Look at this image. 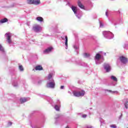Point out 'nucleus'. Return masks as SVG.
I'll list each match as a JSON object with an SVG mask.
<instances>
[{"label":"nucleus","instance_id":"8","mask_svg":"<svg viewBox=\"0 0 128 128\" xmlns=\"http://www.w3.org/2000/svg\"><path fill=\"white\" fill-rule=\"evenodd\" d=\"M32 30L36 32H42V27L40 25H36L33 27Z\"/></svg>","mask_w":128,"mask_h":128},{"label":"nucleus","instance_id":"29","mask_svg":"<svg viewBox=\"0 0 128 128\" xmlns=\"http://www.w3.org/2000/svg\"><path fill=\"white\" fill-rule=\"evenodd\" d=\"M88 116V115L86 114H84L82 116V118H86Z\"/></svg>","mask_w":128,"mask_h":128},{"label":"nucleus","instance_id":"17","mask_svg":"<svg viewBox=\"0 0 128 128\" xmlns=\"http://www.w3.org/2000/svg\"><path fill=\"white\" fill-rule=\"evenodd\" d=\"M36 20L38 22H44V18L42 17H37Z\"/></svg>","mask_w":128,"mask_h":128},{"label":"nucleus","instance_id":"20","mask_svg":"<svg viewBox=\"0 0 128 128\" xmlns=\"http://www.w3.org/2000/svg\"><path fill=\"white\" fill-rule=\"evenodd\" d=\"M78 6L80 8H82L84 10V5H82V3L80 2H78Z\"/></svg>","mask_w":128,"mask_h":128},{"label":"nucleus","instance_id":"45","mask_svg":"<svg viewBox=\"0 0 128 128\" xmlns=\"http://www.w3.org/2000/svg\"><path fill=\"white\" fill-rule=\"evenodd\" d=\"M68 92L69 94H70V91H69Z\"/></svg>","mask_w":128,"mask_h":128},{"label":"nucleus","instance_id":"40","mask_svg":"<svg viewBox=\"0 0 128 128\" xmlns=\"http://www.w3.org/2000/svg\"><path fill=\"white\" fill-rule=\"evenodd\" d=\"M114 26H116V24L114 23V22H113Z\"/></svg>","mask_w":128,"mask_h":128},{"label":"nucleus","instance_id":"28","mask_svg":"<svg viewBox=\"0 0 128 128\" xmlns=\"http://www.w3.org/2000/svg\"><path fill=\"white\" fill-rule=\"evenodd\" d=\"M100 28H102L104 26V24L101 22H100Z\"/></svg>","mask_w":128,"mask_h":128},{"label":"nucleus","instance_id":"39","mask_svg":"<svg viewBox=\"0 0 128 128\" xmlns=\"http://www.w3.org/2000/svg\"><path fill=\"white\" fill-rule=\"evenodd\" d=\"M100 122H102V118H100Z\"/></svg>","mask_w":128,"mask_h":128},{"label":"nucleus","instance_id":"46","mask_svg":"<svg viewBox=\"0 0 128 128\" xmlns=\"http://www.w3.org/2000/svg\"><path fill=\"white\" fill-rule=\"evenodd\" d=\"M66 128H68V126H66Z\"/></svg>","mask_w":128,"mask_h":128},{"label":"nucleus","instance_id":"18","mask_svg":"<svg viewBox=\"0 0 128 128\" xmlns=\"http://www.w3.org/2000/svg\"><path fill=\"white\" fill-rule=\"evenodd\" d=\"M8 22V18H4L0 20V24H4V22Z\"/></svg>","mask_w":128,"mask_h":128},{"label":"nucleus","instance_id":"36","mask_svg":"<svg viewBox=\"0 0 128 128\" xmlns=\"http://www.w3.org/2000/svg\"><path fill=\"white\" fill-rule=\"evenodd\" d=\"M106 15L107 16H108V12H106Z\"/></svg>","mask_w":128,"mask_h":128},{"label":"nucleus","instance_id":"26","mask_svg":"<svg viewBox=\"0 0 128 128\" xmlns=\"http://www.w3.org/2000/svg\"><path fill=\"white\" fill-rule=\"evenodd\" d=\"M31 127L32 128H40L39 127H38V126H36V125H31Z\"/></svg>","mask_w":128,"mask_h":128},{"label":"nucleus","instance_id":"47","mask_svg":"<svg viewBox=\"0 0 128 128\" xmlns=\"http://www.w3.org/2000/svg\"><path fill=\"white\" fill-rule=\"evenodd\" d=\"M81 66H84V64H82Z\"/></svg>","mask_w":128,"mask_h":128},{"label":"nucleus","instance_id":"9","mask_svg":"<svg viewBox=\"0 0 128 128\" xmlns=\"http://www.w3.org/2000/svg\"><path fill=\"white\" fill-rule=\"evenodd\" d=\"M104 68L105 70H106V72H110L111 68H110V64L105 63L104 64Z\"/></svg>","mask_w":128,"mask_h":128},{"label":"nucleus","instance_id":"48","mask_svg":"<svg viewBox=\"0 0 128 128\" xmlns=\"http://www.w3.org/2000/svg\"><path fill=\"white\" fill-rule=\"evenodd\" d=\"M68 4H70V2H68Z\"/></svg>","mask_w":128,"mask_h":128},{"label":"nucleus","instance_id":"23","mask_svg":"<svg viewBox=\"0 0 128 128\" xmlns=\"http://www.w3.org/2000/svg\"><path fill=\"white\" fill-rule=\"evenodd\" d=\"M18 68L20 72H24V67H22V66L19 65Z\"/></svg>","mask_w":128,"mask_h":128},{"label":"nucleus","instance_id":"3","mask_svg":"<svg viewBox=\"0 0 128 128\" xmlns=\"http://www.w3.org/2000/svg\"><path fill=\"white\" fill-rule=\"evenodd\" d=\"M71 8L78 18H82V13L78 14V8H76V6H72Z\"/></svg>","mask_w":128,"mask_h":128},{"label":"nucleus","instance_id":"15","mask_svg":"<svg viewBox=\"0 0 128 128\" xmlns=\"http://www.w3.org/2000/svg\"><path fill=\"white\" fill-rule=\"evenodd\" d=\"M60 114H57L55 116V124H58V120H60Z\"/></svg>","mask_w":128,"mask_h":128},{"label":"nucleus","instance_id":"24","mask_svg":"<svg viewBox=\"0 0 128 128\" xmlns=\"http://www.w3.org/2000/svg\"><path fill=\"white\" fill-rule=\"evenodd\" d=\"M54 108L56 110H60V106L56 105L54 106Z\"/></svg>","mask_w":128,"mask_h":128},{"label":"nucleus","instance_id":"49","mask_svg":"<svg viewBox=\"0 0 128 128\" xmlns=\"http://www.w3.org/2000/svg\"><path fill=\"white\" fill-rule=\"evenodd\" d=\"M47 100H48V99H47Z\"/></svg>","mask_w":128,"mask_h":128},{"label":"nucleus","instance_id":"12","mask_svg":"<svg viewBox=\"0 0 128 128\" xmlns=\"http://www.w3.org/2000/svg\"><path fill=\"white\" fill-rule=\"evenodd\" d=\"M61 38L63 40H65L66 49L68 50V36H64L63 37H61Z\"/></svg>","mask_w":128,"mask_h":128},{"label":"nucleus","instance_id":"34","mask_svg":"<svg viewBox=\"0 0 128 128\" xmlns=\"http://www.w3.org/2000/svg\"><path fill=\"white\" fill-rule=\"evenodd\" d=\"M26 24H27V26H30V22H27Z\"/></svg>","mask_w":128,"mask_h":128},{"label":"nucleus","instance_id":"33","mask_svg":"<svg viewBox=\"0 0 128 128\" xmlns=\"http://www.w3.org/2000/svg\"><path fill=\"white\" fill-rule=\"evenodd\" d=\"M87 128H93L94 127L92 126H91L88 125L86 126Z\"/></svg>","mask_w":128,"mask_h":128},{"label":"nucleus","instance_id":"30","mask_svg":"<svg viewBox=\"0 0 128 128\" xmlns=\"http://www.w3.org/2000/svg\"><path fill=\"white\" fill-rule=\"evenodd\" d=\"M12 122H8V126H12Z\"/></svg>","mask_w":128,"mask_h":128},{"label":"nucleus","instance_id":"31","mask_svg":"<svg viewBox=\"0 0 128 128\" xmlns=\"http://www.w3.org/2000/svg\"><path fill=\"white\" fill-rule=\"evenodd\" d=\"M74 48L75 50H78V46H74Z\"/></svg>","mask_w":128,"mask_h":128},{"label":"nucleus","instance_id":"10","mask_svg":"<svg viewBox=\"0 0 128 128\" xmlns=\"http://www.w3.org/2000/svg\"><path fill=\"white\" fill-rule=\"evenodd\" d=\"M8 42L9 44H12V40H10V36H12V34L10 33H6L5 34Z\"/></svg>","mask_w":128,"mask_h":128},{"label":"nucleus","instance_id":"35","mask_svg":"<svg viewBox=\"0 0 128 128\" xmlns=\"http://www.w3.org/2000/svg\"><path fill=\"white\" fill-rule=\"evenodd\" d=\"M64 86H60V90H64Z\"/></svg>","mask_w":128,"mask_h":128},{"label":"nucleus","instance_id":"2","mask_svg":"<svg viewBox=\"0 0 128 128\" xmlns=\"http://www.w3.org/2000/svg\"><path fill=\"white\" fill-rule=\"evenodd\" d=\"M102 34L104 38H108V40L114 38V34L110 31H104L102 32Z\"/></svg>","mask_w":128,"mask_h":128},{"label":"nucleus","instance_id":"44","mask_svg":"<svg viewBox=\"0 0 128 128\" xmlns=\"http://www.w3.org/2000/svg\"><path fill=\"white\" fill-rule=\"evenodd\" d=\"M112 86H116V84H113Z\"/></svg>","mask_w":128,"mask_h":128},{"label":"nucleus","instance_id":"22","mask_svg":"<svg viewBox=\"0 0 128 128\" xmlns=\"http://www.w3.org/2000/svg\"><path fill=\"white\" fill-rule=\"evenodd\" d=\"M83 56H84V58H90V54L88 53H84L83 54Z\"/></svg>","mask_w":128,"mask_h":128},{"label":"nucleus","instance_id":"5","mask_svg":"<svg viewBox=\"0 0 128 128\" xmlns=\"http://www.w3.org/2000/svg\"><path fill=\"white\" fill-rule=\"evenodd\" d=\"M84 94H86V92H84V90H83L79 92H73V94L74 96H84Z\"/></svg>","mask_w":128,"mask_h":128},{"label":"nucleus","instance_id":"13","mask_svg":"<svg viewBox=\"0 0 128 128\" xmlns=\"http://www.w3.org/2000/svg\"><path fill=\"white\" fill-rule=\"evenodd\" d=\"M30 98H20V102L21 104H24V102H28V100H30Z\"/></svg>","mask_w":128,"mask_h":128},{"label":"nucleus","instance_id":"4","mask_svg":"<svg viewBox=\"0 0 128 128\" xmlns=\"http://www.w3.org/2000/svg\"><path fill=\"white\" fill-rule=\"evenodd\" d=\"M94 60L96 64H102V56H100L99 54H96Z\"/></svg>","mask_w":128,"mask_h":128},{"label":"nucleus","instance_id":"1","mask_svg":"<svg viewBox=\"0 0 128 128\" xmlns=\"http://www.w3.org/2000/svg\"><path fill=\"white\" fill-rule=\"evenodd\" d=\"M46 86L49 88H54L56 87V82L52 78V74H50L46 78Z\"/></svg>","mask_w":128,"mask_h":128},{"label":"nucleus","instance_id":"6","mask_svg":"<svg viewBox=\"0 0 128 128\" xmlns=\"http://www.w3.org/2000/svg\"><path fill=\"white\" fill-rule=\"evenodd\" d=\"M27 2L29 4H36L38 6V4H40V0H28Z\"/></svg>","mask_w":128,"mask_h":128},{"label":"nucleus","instance_id":"38","mask_svg":"<svg viewBox=\"0 0 128 128\" xmlns=\"http://www.w3.org/2000/svg\"><path fill=\"white\" fill-rule=\"evenodd\" d=\"M126 46H127L126 44L124 45V48H126Z\"/></svg>","mask_w":128,"mask_h":128},{"label":"nucleus","instance_id":"43","mask_svg":"<svg viewBox=\"0 0 128 128\" xmlns=\"http://www.w3.org/2000/svg\"><path fill=\"white\" fill-rule=\"evenodd\" d=\"M104 56H106V54L104 53Z\"/></svg>","mask_w":128,"mask_h":128},{"label":"nucleus","instance_id":"14","mask_svg":"<svg viewBox=\"0 0 128 128\" xmlns=\"http://www.w3.org/2000/svg\"><path fill=\"white\" fill-rule=\"evenodd\" d=\"M106 90V92H110V94H118V91H112V90Z\"/></svg>","mask_w":128,"mask_h":128},{"label":"nucleus","instance_id":"42","mask_svg":"<svg viewBox=\"0 0 128 128\" xmlns=\"http://www.w3.org/2000/svg\"><path fill=\"white\" fill-rule=\"evenodd\" d=\"M12 6H14V5L10 6V8H12Z\"/></svg>","mask_w":128,"mask_h":128},{"label":"nucleus","instance_id":"19","mask_svg":"<svg viewBox=\"0 0 128 128\" xmlns=\"http://www.w3.org/2000/svg\"><path fill=\"white\" fill-rule=\"evenodd\" d=\"M110 78L114 82H118V78H116V77L114 76H111Z\"/></svg>","mask_w":128,"mask_h":128},{"label":"nucleus","instance_id":"25","mask_svg":"<svg viewBox=\"0 0 128 128\" xmlns=\"http://www.w3.org/2000/svg\"><path fill=\"white\" fill-rule=\"evenodd\" d=\"M112 128H116V124H112L110 126Z\"/></svg>","mask_w":128,"mask_h":128},{"label":"nucleus","instance_id":"27","mask_svg":"<svg viewBox=\"0 0 128 128\" xmlns=\"http://www.w3.org/2000/svg\"><path fill=\"white\" fill-rule=\"evenodd\" d=\"M128 102H126L125 104H124V106L126 108H128Z\"/></svg>","mask_w":128,"mask_h":128},{"label":"nucleus","instance_id":"37","mask_svg":"<svg viewBox=\"0 0 128 128\" xmlns=\"http://www.w3.org/2000/svg\"><path fill=\"white\" fill-rule=\"evenodd\" d=\"M13 86H18V85H17V84H13Z\"/></svg>","mask_w":128,"mask_h":128},{"label":"nucleus","instance_id":"32","mask_svg":"<svg viewBox=\"0 0 128 128\" xmlns=\"http://www.w3.org/2000/svg\"><path fill=\"white\" fill-rule=\"evenodd\" d=\"M42 80H39L38 81V84H42Z\"/></svg>","mask_w":128,"mask_h":128},{"label":"nucleus","instance_id":"11","mask_svg":"<svg viewBox=\"0 0 128 128\" xmlns=\"http://www.w3.org/2000/svg\"><path fill=\"white\" fill-rule=\"evenodd\" d=\"M54 48H52V47H49L44 51V53L46 54H50V52H52V50Z\"/></svg>","mask_w":128,"mask_h":128},{"label":"nucleus","instance_id":"16","mask_svg":"<svg viewBox=\"0 0 128 128\" xmlns=\"http://www.w3.org/2000/svg\"><path fill=\"white\" fill-rule=\"evenodd\" d=\"M36 70H42V67L40 66H36L35 68Z\"/></svg>","mask_w":128,"mask_h":128},{"label":"nucleus","instance_id":"21","mask_svg":"<svg viewBox=\"0 0 128 128\" xmlns=\"http://www.w3.org/2000/svg\"><path fill=\"white\" fill-rule=\"evenodd\" d=\"M0 52H2V54H4V49L0 44Z\"/></svg>","mask_w":128,"mask_h":128},{"label":"nucleus","instance_id":"41","mask_svg":"<svg viewBox=\"0 0 128 128\" xmlns=\"http://www.w3.org/2000/svg\"><path fill=\"white\" fill-rule=\"evenodd\" d=\"M46 100H48V99H49V98H49V97L46 96Z\"/></svg>","mask_w":128,"mask_h":128},{"label":"nucleus","instance_id":"7","mask_svg":"<svg viewBox=\"0 0 128 128\" xmlns=\"http://www.w3.org/2000/svg\"><path fill=\"white\" fill-rule=\"evenodd\" d=\"M119 60L122 64H126L128 63V58L124 56H120L119 58Z\"/></svg>","mask_w":128,"mask_h":128}]
</instances>
